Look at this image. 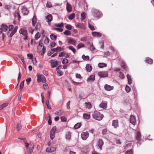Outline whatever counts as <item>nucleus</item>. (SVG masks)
I'll use <instances>...</instances> for the list:
<instances>
[{"mask_svg": "<svg viewBox=\"0 0 154 154\" xmlns=\"http://www.w3.org/2000/svg\"><path fill=\"white\" fill-rule=\"evenodd\" d=\"M82 58L84 60H87L89 59V57L88 56H85L83 55L82 56Z\"/></svg>", "mask_w": 154, "mask_h": 154, "instance_id": "52", "label": "nucleus"}, {"mask_svg": "<svg viewBox=\"0 0 154 154\" xmlns=\"http://www.w3.org/2000/svg\"><path fill=\"white\" fill-rule=\"evenodd\" d=\"M60 119H61V121L63 122H66L67 120L66 118L65 117L63 116H61L60 117Z\"/></svg>", "mask_w": 154, "mask_h": 154, "instance_id": "57", "label": "nucleus"}, {"mask_svg": "<svg viewBox=\"0 0 154 154\" xmlns=\"http://www.w3.org/2000/svg\"><path fill=\"white\" fill-rule=\"evenodd\" d=\"M100 106L101 108L106 109L107 107V103L106 102H102L100 105Z\"/></svg>", "mask_w": 154, "mask_h": 154, "instance_id": "21", "label": "nucleus"}, {"mask_svg": "<svg viewBox=\"0 0 154 154\" xmlns=\"http://www.w3.org/2000/svg\"><path fill=\"white\" fill-rule=\"evenodd\" d=\"M85 106L86 108L90 109L92 107V105L90 102H87L85 103Z\"/></svg>", "mask_w": 154, "mask_h": 154, "instance_id": "29", "label": "nucleus"}, {"mask_svg": "<svg viewBox=\"0 0 154 154\" xmlns=\"http://www.w3.org/2000/svg\"><path fill=\"white\" fill-rule=\"evenodd\" d=\"M83 117L84 119H88L90 118V115L88 114L84 113L83 114Z\"/></svg>", "mask_w": 154, "mask_h": 154, "instance_id": "34", "label": "nucleus"}, {"mask_svg": "<svg viewBox=\"0 0 154 154\" xmlns=\"http://www.w3.org/2000/svg\"><path fill=\"white\" fill-rule=\"evenodd\" d=\"M2 27V29L4 32H6L8 29V26L6 25H5L4 24H2L1 26Z\"/></svg>", "mask_w": 154, "mask_h": 154, "instance_id": "27", "label": "nucleus"}, {"mask_svg": "<svg viewBox=\"0 0 154 154\" xmlns=\"http://www.w3.org/2000/svg\"><path fill=\"white\" fill-rule=\"evenodd\" d=\"M85 68L88 72H90L92 70V66L89 64H86Z\"/></svg>", "mask_w": 154, "mask_h": 154, "instance_id": "22", "label": "nucleus"}, {"mask_svg": "<svg viewBox=\"0 0 154 154\" xmlns=\"http://www.w3.org/2000/svg\"><path fill=\"white\" fill-rule=\"evenodd\" d=\"M141 135L139 131H138L137 132V135L136 136V139L137 140V143L139 144V145H141V143L140 142L141 140Z\"/></svg>", "mask_w": 154, "mask_h": 154, "instance_id": "7", "label": "nucleus"}, {"mask_svg": "<svg viewBox=\"0 0 154 154\" xmlns=\"http://www.w3.org/2000/svg\"><path fill=\"white\" fill-rule=\"evenodd\" d=\"M18 26H16L14 29L10 33L9 37L10 38H11L13 36L15 33L17 32V29H18Z\"/></svg>", "mask_w": 154, "mask_h": 154, "instance_id": "11", "label": "nucleus"}, {"mask_svg": "<svg viewBox=\"0 0 154 154\" xmlns=\"http://www.w3.org/2000/svg\"><path fill=\"white\" fill-rule=\"evenodd\" d=\"M46 19L48 20V22H50L52 20V16L51 14H49L46 17Z\"/></svg>", "mask_w": 154, "mask_h": 154, "instance_id": "28", "label": "nucleus"}, {"mask_svg": "<svg viewBox=\"0 0 154 154\" xmlns=\"http://www.w3.org/2000/svg\"><path fill=\"white\" fill-rule=\"evenodd\" d=\"M24 81L23 80L21 83V84H20V89H19L20 91H22L23 88V87L24 84Z\"/></svg>", "mask_w": 154, "mask_h": 154, "instance_id": "48", "label": "nucleus"}, {"mask_svg": "<svg viewBox=\"0 0 154 154\" xmlns=\"http://www.w3.org/2000/svg\"><path fill=\"white\" fill-rule=\"evenodd\" d=\"M71 133L70 131L67 132L66 135V139L68 140H69L71 138Z\"/></svg>", "mask_w": 154, "mask_h": 154, "instance_id": "24", "label": "nucleus"}, {"mask_svg": "<svg viewBox=\"0 0 154 154\" xmlns=\"http://www.w3.org/2000/svg\"><path fill=\"white\" fill-rule=\"evenodd\" d=\"M19 33L25 36V37L24 38V40H26L27 39V31L26 29H21L19 31Z\"/></svg>", "mask_w": 154, "mask_h": 154, "instance_id": "5", "label": "nucleus"}, {"mask_svg": "<svg viewBox=\"0 0 154 154\" xmlns=\"http://www.w3.org/2000/svg\"><path fill=\"white\" fill-rule=\"evenodd\" d=\"M22 126L20 122L17 123V129L18 131H20L22 128Z\"/></svg>", "mask_w": 154, "mask_h": 154, "instance_id": "32", "label": "nucleus"}, {"mask_svg": "<svg viewBox=\"0 0 154 154\" xmlns=\"http://www.w3.org/2000/svg\"><path fill=\"white\" fill-rule=\"evenodd\" d=\"M55 136V132H53L52 131H50V137L51 139L53 140L54 137Z\"/></svg>", "mask_w": 154, "mask_h": 154, "instance_id": "36", "label": "nucleus"}, {"mask_svg": "<svg viewBox=\"0 0 154 154\" xmlns=\"http://www.w3.org/2000/svg\"><path fill=\"white\" fill-rule=\"evenodd\" d=\"M87 45L89 47L88 48H89L91 51H94L95 48L93 45L92 43H91L89 42H87Z\"/></svg>", "mask_w": 154, "mask_h": 154, "instance_id": "13", "label": "nucleus"}, {"mask_svg": "<svg viewBox=\"0 0 154 154\" xmlns=\"http://www.w3.org/2000/svg\"><path fill=\"white\" fill-rule=\"evenodd\" d=\"M44 93H42L41 94V96L42 98V103L44 104Z\"/></svg>", "mask_w": 154, "mask_h": 154, "instance_id": "56", "label": "nucleus"}, {"mask_svg": "<svg viewBox=\"0 0 154 154\" xmlns=\"http://www.w3.org/2000/svg\"><path fill=\"white\" fill-rule=\"evenodd\" d=\"M41 26L40 23L39 22L37 23L35 27V29L37 31H40L41 29Z\"/></svg>", "mask_w": 154, "mask_h": 154, "instance_id": "20", "label": "nucleus"}, {"mask_svg": "<svg viewBox=\"0 0 154 154\" xmlns=\"http://www.w3.org/2000/svg\"><path fill=\"white\" fill-rule=\"evenodd\" d=\"M95 80V76L94 75H90L88 78V80L94 81Z\"/></svg>", "mask_w": 154, "mask_h": 154, "instance_id": "45", "label": "nucleus"}, {"mask_svg": "<svg viewBox=\"0 0 154 154\" xmlns=\"http://www.w3.org/2000/svg\"><path fill=\"white\" fill-rule=\"evenodd\" d=\"M56 51H61L62 49L60 47H57V48H55Z\"/></svg>", "mask_w": 154, "mask_h": 154, "instance_id": "63", "label": "nucleus"}, {"mask_svg": "<svg viewBox=\"0 0 154 154\" xmlns=\"http://www.w3.org/2000/svg\"><path fill=\"white\" fill-rule=\"evenodd\" d=\"M127 77L128 79V84L129 85L131 84L132 83V80L130 75L129 74H128L127 75Z\"/></svg>", "mask_w": 154, "mask_h": 154, "instance_id": "33", "label": "nucleus"}, {"mask_svg": "<svg viewBox=\"0 0 154 154\" xmlns=\"http://www.w3.org/2000/svg\"><path fill=\"white\" fill-rule=\"evenodd\" d=\"M85 45L82 43H79L78 45L77 46V49H79L81 48H83L85 47Z\"/></svg>", "mask_w": 154, "mask_h": 154, "instance_id": "43", "label": "nucleus"}, {"mask_svg": "<svg viewBox=\"0 0 154 154\" xmlns=\"http://www.w3.org/2000/svg\"><path fill=\"white\" fill-rule=\"evenodd\" d=\"M68 42L70 44H72L74 46H75L76 44V41L72 38H69L67 39Z\"/></svg>", "mask_w": 154, "mask_h": 154, "instance_id": "16", "label": "nucleus"}, {"mask_svg": "<svg viewBox=\"0 0 154 154\" xmlns=\"http://www.w3.org/2000/svg\"><path fill=\"white\" fill-rule=\"evenodd\" d=\"M98 75L101 78L105 77L108 76V74L107 72H98Z\"/></svg>", "mask_w": 154, "mask_h": 154, "instance_id": "10", "label": "nucleus"}, {"mask_svg": "<svg viewBox=\"0 0 154 154\" xmlns=\"http://www.w3.org/2000/svg\"><path fill=\"white\" fill-rule=\"evenodd\" d=\"M88 136L89 133L88 132H83L81 134V137L84 140H86Z\"/></svg>", "mask_w": 154, "mask_h": 154, "instance_id": "9", "label": "nucleus"}, {"mask_svg": "<svg viewBox=\"0 0 154 154\" xmlns=\"http://www.w3.org/2000/svg\"><path fill=\"white\" fill-rule=\"evenodd\" d=\"M85 12H82L81 14V19L83 20L85 18Z\"/></svg>", "mask_w": 154, "mask_h": 154, "instance_id": "51", "label": "nucleus"}, {"mask_svg": "<svg viewBox=\"0 0 154 154\" xmlns=\"http://www.w3.org/2000/svg\"><path fill=\"white\" fill-rule=\"evenodd\" d=\"M88 26L90 29L91 30H93L95 29L94 26L90 24L89 23H88Z\"/></svg>", "mask_w": 154, "mask_h": 154, "instance_id": "46", "label": "nucleus"}, {"mask_svg": "<svg viewBox=\"0 0 154 154\" xmlns=\"http://www.w3.org/2000/svg\"><path fill=\"white\" fill-rule=\"evenodd\" d=\"M133 149H131L130 150H127L126 152V154H133Z\"/></svg>", "mask_w": 154, "mask_h": 154, "instance_id": "47", "label": "nucleus"}, {"mask_svg": "<svg viewBox=\"0 0 154 154\" xmlns=\"http://www.w3.org/2000/svg\"><path fill=\"white\" fill-rule=\"evenodd\" d=\"M14 27V26L12 25H11L9 26L8 27V28L9 29V31H8V33H9L10 31H12V30H13Z\"/></svg>", "mask_w": 154, "mask_h": 154, "instance_id": "38", "label": "nucleus"}, {"mask_svg": "<svg viewBox=\"0 0 154 154\" xmlns=\"http://www.w3.org/2000/svg\"><path fill=\"white\" fill-rule=\"evenodd\" d=\"M112 126H113L114 128H117L119 127V122L118 120H114L112 122Z\"/></svg>", "mask_w": 154, "mask_h": 154, "instance_id": "15", "label": "nucleus"}, {"mask_svg": "<svg viewBox=\"0 0 154 154\" xmlns=\"http://www.w3.org/2000/svg\"><path fill=\"white\" fill-rule=\"evenodd\" d=\"M14 15L15 18H17L18 20H19L20 19V16L19 13L17 11H15Z\"/></svg>", "mask_w": 154, "mask_h": 154, "instance_id": "23", "label": "nucleus"}, {"mask_svg": "<svg viewBox=\"0 0 154 154\" xmlns=\"http://www.w3.org/2000/svg\"><path fill=\"white\" fill-rule=\"evenodd\" d=\"M120 65L123 69H125L127 68V66L124 61H122Z\"/></svg>", "mask_w": 154, "mask_h": 154, "instance_id": "31", "label": "nucleus"}, {"mask_svg": "<svg viewBox=\"0 0 154 154\" xmlns=\"http://www.w3.org/2000/svg\"><path fill=\"white\" fill-rule=\"evenodd\" d=\"M47 116H48V123L49 125H51L52 123V121L51 120V117L49 114L47 115Z\"/></svg>", "mask_w": 154, "mask_h": 154, "instance_id": "44", "label": "nucleus"}, {"mask_svg": "<svg viewBox=\"0 0 154 154\" xmlns=\"http://www.w3.org/2000/svg\"><path fill=\"white\" fill-rule=\"evenodd\" d=\"M56 148L55 147H48L46 149V151L48 152H51L56 150Z\"/></svg>", "mask_w": 154, "mask_h": 154, "instance_id": "14", "label": "nucleus"}, {"mask_svg": "<svg viewBox=\"0 0 154 154\" xmlns=\"http://www.w3.org/2000/svg\"><path fill=\"white\" fill-rule=\"evenodd\" d=\"M106 64L103 63H99L98 64V66L100 68H102L104 67H106Z\"/></svg>", "mask_w": 154, "mask_h": 154, "instance_id": "30", "label": "nucleus"}, {"mask_svg": "<svg viewBox=\"0 0 154 154\" xmlns=\"http://www.w3.org/2000/svg\"><path fill=\"white\" fill-rule=\"evenodd\" d=\"M68 62V59L66 58H64L63 60L62 61V63L63 64H65L67 63Z\"/></svg>", "mask_w": 154, "mask_h": 154, "instance_id": "55", "label": "nucleus"}, {"mask_svg": "<svg viewBox=\"0 0 154 154\" xmlns=\"http://www.w3.org/2000/svg\"><path fill=\"white\" fill-rule=\"evenodd\" d=\"M43 88L45 90H47L48 88V86L47 84L45 83L43 85Z\"/></svg>", "mask_w": 154, "mask_h": 154, "instance_id": "59", "label": "nucleus"}, {"mask_svg": "<svg viewBox=\"0 0 154 154\" xmlns=\"http://www.w3.org/2000/svg\"><path fill=\"white\" fill-rule=\"evenodd\" d=\"M49 62L51 63V67L52 68L56 67L58 65V62L56 60H51L49 61Z\"/></svg>", "mask_w": 154, "mask_h": 154, "instance_id": "6", "label": "nucleus"}, {"mask_svg": "<svg viewBox=\"0 0 154 154\" xmlns=\"http://www.w3.org/2000/svg\"><path fill=\"white\" fill-rule=\"evenodd\" d=\"M65 27L67 29L71 30L72 29V26L70 24H66Z\"/></svg>", "mask_w": 154, "mask_h": 154, "instance_id": "54", "label": "nucleus"}, {"mask_svg": "<svg viewBox=\"0 0 154 154\" xmlns=\"http://www.w3.org/2000/svg\"><path fill=\"white\" fill-rule=\"evenodd\" d=\"M47 7L48 8H51L52 7V5L51 2H48L46 5Z\"/></svg>", "mask_w": 154, "mask_h": 154, "instance_id": "60", "label": "nucleus"}, {"mask_svg": "<svg viewBox=\"0 0 154 154\" xmlns=\"http://www.w3.org/2000/svg\"><path fill=\"white\" fill-rule=\"evenodd\" d=\"M75 16V13H72L68 16V18L70 20H72L74 18Z\"/></svg>", "mask_w": 154, "mask_h": 154, "instance_id": "41", "label": "nucleus"}, {"mask_svg": "<svg viewBox=\"0 0 154 154\" xmlns=\"http://www.w3.org/2000/svg\"><path fill=\"white\" fill-rule=\"evenodd\" d=\"M40 34L39 32L36 33L35 35V38L37 40L40 38Z\"/></svg>", "mask_w": 154, "mask_h": 154, "instance_id": "50", "label": "nucleus"}, {"mask_svg": "<svg viewBox=\"0 0 154 154\" xmlns=\"http://www.w3.org/2000/svg\"><path fill=\"white\" fill-rule=\"evenodd\" d=\"M104 88L106 91H110L113 89V87L106 84L104 86Z\"/></svg>", "mask_w": 154, "mask_h": 154, "instance_id": "18", "label": "nucleus"}, {"mask_svg": "<svg viewBox=\"0 0 154 154\" xmlns=\"http://www.w3.org/2000/svg\"><path fill=\"white\" fill-rule=\"evenodd\" d=\"M92 12L93 16L96 18H99L101 16V13L99 11L96 9H94L92 10Z\"/></svg>", "mask_w": 154, "mask_h": 154, "instance_id": "4", "label": "nucleus"}, {"mask_svg": "<svg viewBox=\"0 0 154 154\" xmlns=\"http://www.w3.org/2000/svg\"><path fill=\"white\" fill-rule=\"evenodd\" d=\"M26 81L27 85H29L30 82L31 81V79L30 78H29L26 79Z\"/></svg>", "mask_w": 154, "mask_h": 154, "instance_id": "61", "label": "nucleus"}, {"mask_svg": "<svg viewBox=\"0 0 154 154\" xmlns=\"http://www.w3.org/2000/svg\"><path fill=\"white\" fill-rule=\"evenodd\" d=\"M63 72L60 70H57V74L58 76H60L62 75Z\"/></svg>", "mask_w": 154, "mask_h": 154, "instance_id": "40", "label": "nucleus"}, {"mask_svg": "<svg viewBox=\"0 0 154 154\" xmlns=\"http://www.w3.org/2000/svg\"><path fill=\"white\" fill-rule=\"evenodd\" d=\"M81 126V123H77L74 125V128L75 129H77L79 128Z\"/></svg>", "mask_w": 154, "mask_h": 154, "instance_id": "39", "label": "nucleus"}, {"mask_svg": "<svg viewBox=\"0 0 154 154\" xmlns=\"http://www.w3.org/2000/svg\"><path fill=\"white\" fill-rule=\"evenodd\" d=\"M69 49L72 51L74 54H75L76 52L75 49L72 46H70L68 47Z\"/></svg>", "mask_w": 154, "mask_h": 154, "instance_id": "35", "label": "nucleus"}, {"mask_svg": "<svg viewBox=\"0 0 154 154\" xmlns=\"http://www.w3.org/2000/svg\"><path fill=\"white\" fill-rule=\"evenodd\" d=\"M92 35L94 37H100L101 36V34L99 32H92Z\"/></svg>", "mask_w": 154, "mask_h": 154, "instance_id": "19", "label": "nucleus"}, {"mask_svg": "<svg viewBox=\"0 0 154 154\" xmlns=\"http://www.w3.org/2000/svg\"><path fill=\"white\" fill-rule=\"evenodd\" d=\"M25 143L26 147L28 148L29 147L28 150V153L29 154H31L32 152V149L34 148V145L32 143H30L29 144L28 143L26 142V140L25 138H23L22 139Z\"/></svg>", "mask_w": 154, "mask_h": 154, "instance_id": "2", "label": "nucleus"}, {"mask_svg": "<svg viewBox=\"0 0 154 154\" xmlns=\"http://www.w3.org/2000/svg\"><path fill=\"white\" fill-rule=\"evenodd\" d=\"M66 8L68 12H70L72 11V9L71 5L68 2L66 3Z\"/></svg>", "mask_w": 154, "mask_h": 154, "instance_id": "17", "label": "nucleus"}, {"mask_svg": "<svg viewBox=\"0 0 154 154\" xmlns=\"http://www.w3.org/2000/svg\"><path fill=\"white\" fill-rule=\"evenodd\" d=\"M55 25L57 27H61L63 26V23H61L60 24H56Z\"/></svg>", "mask_w": 154, "mask_h": 154, "instance_id": "62", "label": "nucleus"}, {"mask_svg": "<svg viewBox=\"0 0 154 154\" xmlns=\"http://www.w3.org/2000/svg\"><path fill=\"white\" fill-rule=\"evenodd\" d=\"M103 116V114L100 113L97 111H95L92 114L93 118L98 121L101 120Z\"/></svg>", "mask_w": 154, "mask_h": 154, "instance_id": "1", "label": "nucleus"}, {"mask_svg": "<svg viewBox=\"0 0 154 154\" xmlns=\"http://www.w3.org/2000/svg\"><path fill=\"white\" fill-rule=\"evenodd\" d=\"M37 22V18L36 16H34L32 18V25L33 26H35Z\"/></svg>", "mask_w": 154, "mask_h": 154, "instance_id": "25", "label": "nucleus"}, {"mask_svg": "<svg viewBox=\"0 0 154 154\" xmlns=\"http://www.w3.org/2000/svg\"><path fill=\"white\" fill-rule=\"evenodd\" d=\"M37 81L38 82L40 83L41 82L43 83L46 82V78L43 75L37 74Z\"/></svg>", "mask_w": 154, "mask_h": 154, "instance_id": "3", "label": "nucleus"}, {"mask_svg": "<svg viewBox=\"0 0 154 154\" xmlns=\"http://www.w3.org/2000/svg\"><path fill=\"white\" fill-rule=\"evenodd\" d=\"M51 39L54 41L56 40L57 36L56 35H54V34H52L50 35V36Z\"/></svg>", "mask_w": 154, "mask_h": 154, "instance_id": "37", "label": "nucleus"}, {"mask_svg": "<svg viewBox=\"0 0 154 154\" xmlns=\"http://www.w3.org/2000/svg\"><path fill=\"white\" fill-rule=\"evenodd\" d=\"M125 90L128 93L131 90V88L129 86L127 85L125 87Z\"/></svg>", "mask_w": 154, "mask_h": 154, "instance_id": "58", "label": "nucleus"}, {"mask_svg": "<svg viewBox=\"0 0 154 154\" xmlns=\"http://www.w3.org/2000/svg\"><path fill=\"white\" fill-rule=\"evenodd\" d=\"M119 77L121 79H124L125 78V76L124 74L122 72H119Z\"/></svg>", "mask_w": 154, "mask_h": 154, "instance_id": "42", "label": "nucleus"}, {"mask_svg": "<svg viewBox=\"0 0 154 154\" xmlns=\"http://www.w3.org/2000/svg\"><path fill=\"white\" fill-rule=\"evenodd\" d=\"M76 26L79 28H82L83 25L82 23H78L76 24Z\"/></svg>", "mask_w": 154, "mask_h": 154, "instance_id": "64", "label": "nucleus"}, {"mask_svg": "<svg viewBox=\"0 0 154 154\" xmlns=\"http://www.w3.org/2000/svg\"><path fill=\"white\" fill-rule=\"evenodd\" d=\"M104 144L103 140L101 139H99L98 141V145L100 150L102 149V146Z\"/></svg>", "mask_w": 154, "mask_h": 154, "instance_id": "12", "label": "nucleus"}, {"mask_svg": "<svg viewBox=\"0 0 154 154\" xmlns=\"http://www.w3.org/2000/svg\"><path fill=\"white\" fill-rule=\"evenodd\" d=\"M49 42V40L47 36L45 37V39L44 40V43L47 45L48 44Z\"/></svg>", "mask_w": 154, "mask_h": 154, "instance_id": "49", "label": "nucleus"}, {"mask_svg": "<svg viewBox=\"0 0 154 154\" xmlns=\"http://www.w3.org/2000/svg\"><path fill=\"white\" fill-rule=\"evenodd\" d=\"M63 33L64 35H70L71 34V32L68 30H66Z\"/></svg>", "mask_w": 154, "mask_h": 154, "instance_id": "53", "label": "nucleus"}, {"mask_svg": "<svg viewBox=\"0 0 154 154\" xmlns=\"http://www.w3.org/2000/svg\"><path fill=\"white\" fill-rule=\"evenodd\" d=\"M130 122L133 125H135L136 120L135 116L133 115H131L130 118Z\"/></svg>", "mask_w": 154, "mask_h": 154, "instance_id": "8", "label": "nucleus"}, {"mask_svg": "<svg viewBox=\"0 0 154 154\" xmlns=\"http://www.w3.org/2000/svg\"><path fill=\"white\" fill-rule=\"evenodd\" d=\"M145 61L147 63L151 64L153 63V60L149 57H147L146 58Z\"/></svg>", "mask_w": 154, "mask_h": 154, "instance_id": "26", "label": "nucleus"}]
</instances>
